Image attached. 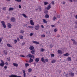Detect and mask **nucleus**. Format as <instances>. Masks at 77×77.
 Here are the masks:
<instances>
[{"label": "nucleus", "mask_w": 77, "mask_h": 77, "mask_svg": "<svg viewBox=\"0 0 77 77\" xmlns=\"http://www.w3.org/2000/svg\"><path fill=\"white\" fill-rule=\"evenodd\" d=\"M1 24H2V25H3V27L5 28H6V25L5 23V22L3 21H1Z\"/></svg>", "instance_id": "obj_1"}, {"label": "nucleus", "mask_w": 77, "mask_h": 77, "mask_svg": "<svg viewBox=\"0 0 77 77\" xmlns=\"http://www.w3.org/2000/svg\"><path fill=\"white\" fill-rule=\"evenodd\" d=\"M9 77H22L21 76H17L16 75H14L13 74L11 75H9Z\"/></svg>", "instance_id": "obj_2"}, {"label": "nucleus", "mask_w": 77, "mask_h": 77, "mask_svg": "<svg viewBox=\"0 0 77 77\" xmlns=\"http://www.w3.org/2000/svg\"><path fill=\"white\" fill-rule=\"evenodd\" d=\"M1 63H0V66L3 67L5 65V62L3 61V60H1Z\"/></svg>", "instance_id": "obj_3"}, {"label": "nucleus", "mask_w": 77, "mask_h": 77, "mask_svg": "<svg viewBox=\"0 0 77 77\" xmlns=\"http://www.w3.org/2000/svg\"><path fill=\"white\" fill-rule=\"evenodd\" d=\"M39 28V25H36L34 27V29H35V30H38Z\"/></svg>", "instance_id": "obj_4"}, {"label": "nucleus", "mask_w": 77, "mask_h": 77, "mask_svg": "<svg viewBox=\"0 0 77 77\" xmlns=\"http://www.w3.org/2000/svg\"><path fill=\"white\" fill-rule=\"evenodd\" d=\"M28 57H29V58H35V56H34V55L33 54L31 55V54H28Z\"/></svg>", "instance_id": "obj_5"}, {"label": "nucleus", "mask_w": 77, "mask_h": 77, "mask_svg": "<svg viewBox=\"0 0 77 77\" xmlns=\"http://www.w3.org/2000/svg\"><path fill=\"white\" fill-rule=\"evenodd\" d=\"M69 76L71 77H73L74 76V73L73 72H70L69 73Z\"/></svg>", "instance_id": "obj_6"}, {"label": "nucleus", "mask_w": 77, "mask_h": 77, "mask_svg": "<svg viewBox=\"0 0 77 77\" xmlns=\"http://www.w3.org/2000/svg\"><path fill=\"white\" fill-rule=\"evenodd\" d=\"M30 23L31 24V25L33 26L34 25V22L33 21V20H31L30 21Z\"/></svg>", "instance_id": "obj_7"}, {"label": "nucleus", "mask_w": 77, "mask_h": 77, "mask_svg": "<svg viewBox=\"0 0 77 77\" xmlns=\"http://www.w3.org/2000/svg\"><path fill=\"white\" fill-rule=\"evenodd\" d=\"M72 41H73V44L74 45H76L77 44V42L74 39H71Z\"/></svg>", "instance_id": "obj_8"}, {"label": "nucleus", "mask_w": 77, "mask_h": 77, "mask_svg": "<svg viewBox=\"0 0 77 77\" xmlns=\"http://www.w3.org/2000/svg\"><path fill=\"white\" fill-rule=\"evenodd\" d=\"M35 62H38L39 61V59L38 58H36L35 59Z\"/></svg>", "instance_id": "obj_9"}, {"label": "nucleus", "mask_w": 77, "mask_h": 77, "mask_svg": "<svg viewBox=\"0 0 77 77\" xmlns=\"http://www.w3.org/2000/svg\"><path fill=\"white\" fill-rule=\"evenodd\" d=\"M7 25H8V27L9 28H11V25L10 24V23H8L7 24Z\"/></svg>", "instance_id": "obj_10"}, {"label": "nucleus", "mask_w": 77, "mask_h": 77, "mask_svg": "<svg viewBox=\"0 0 77 77\" xmlns=\"http://www.w3.org/2000/svg\"><path fill=\"white\" fill-rule=\"evenodd\" d=\"M34 47L33 46H31L29 47V49L30 50H34Z\"/></svg>", "instance_id": "obj_11"}, {"label": "nucleus", "mask_w": 77, "mask_h": 77, "mask_svg": "<svg viewBox=\"0 0 77 77\" xmlns=\"http://www.w3.org/2000/svg\"><path fill=\"white\" fill-rule=\"evenodd\" d=\"M23 73L24 74H23V76L24 77H26V71H25V70H23Z\"/></svg>", "instance_id": "obj_12"}, {"label": "nucleus", "mask_w": 77, "mask_h": 77, "mask_svg": "<svg viewBox=\"0 0 77 77\" xmlns=\"http://www.w3.org/2000/svg\"><path fill=\"white\" fill-rule=\"evenodd\" d=\"M41 60V61H42L43 63H45V61L44 58V57L42 58Z\"/></svg>", "instance_id": "obj_13"}, {"label": "nucleus", "mask_w": 77, "mask_h": 77, "mask_svg": "<svg viewBox=\"0 0 77 77\" xmlns=\"http://www.w3.org/2000/svg\"><path fill=\"white\" fill-rule=\"evenodd\" d=\"M36 52V51L35 50H33L31 51V53H32V54H35V52Z\"/></svg>", "instance_id": "obj_14"}, {"label": "nucleus", "mask_w": 77, "mask_h": 77, "mask_svg": "<svg viewBox=\"0 0 77 77\" xmlns=\"http://www.w3.org/2000/svg\"><path fill=\"white\" fill-rule=\"evenodd\" d=\"M15 21V19L14 17H12L11 18V21H12L13 22H14Z\"/></svg>", "instance_id": "obj_15"}, {"label": "nucleus", "mask_w": 77, "mask_h": 77, "mask_svg": "<svg viewBox=\"0 0 77 77\" xmlns=\"http://www.w3.org/2000/svg\"><path fill=\"white\" fill-rule=\"evenodd\" d=\"M34 61V60L32 58H30L29 59V62L31 63V62H33Z\"/></svg>", "instance_id": "obj_16"}, {"label": "nucleus", "mask_w": 77, "mask_h": 77, "mask_svg": "<svg viewBox=\"0 0 77 77\" xmlns=\"http://www.w3.org/2000/svg\"><path fill=\"white\" fill-rule=\"evenodd\" d=\"M13 65L14 66H16V67H17V66H18V64H17L16 63H13Z\"/></svg>", "instance_id": "obj_17"}, {"label": "nucleus", "mask_w": 77, "mask_h": 77, "mask_svg": "<svg viewBox=\"0 0 77 77\" xmlns=\"http://www.w3.org/2000/svg\"><path fill=\"white\" fill-rule=\"evenodd\" d=\"M50 8H51V6L50 4H49L47 7V9H48V10H49L50 9Z\"/></svg>", "instance_id": "obj_18"}, {"label": "nucleus", "mask_w": 77, "mask_h": 77, "mask_svg": "<svg viewBox=\"0 0 77 77\" xmlns=\"http://www.w3.org/2000/svg\"><path fill=\"white\" fill-rule=\"evenodd\" d=\"M57 52H58V53L59 54H62V51H61L60 50H58V51H57Z\"/></svg>", "instance_id": "obj_19"}, {"label": "nucleus", "mask_w": 77, "mask_h": 77, "mask_svg": "<svg viewBox=\"0 0 77 77\" xmlns=\"http://www.w3.org/2000/svg\"><path fill=\"white\" fill-rule=\"evenodd\" d=\"M32 43H34V44H39V43L37 42H36V41H32Z\"/></svg>", "instance_id": "obj_20"}, {"label": "nucleus", "mask_w": 77, "mask_h": 77, "mask_svg": "<svg viewBox=\"0 0 77 77\" xmlns=\"http://www.w3.org/2000/svg\"><path fill=\"white\" fill-rule=\"evenodd\" d=\"M45 17L46 18L48 19L49 17L48 14H47L45 15Z\"/></svg>", "instance_id": "obj_21"}, {"label": "nucleus", "mask_w": 77, "mask_h": 77, "mask_svg": "<svg viewBox=\"0 0 77 77\" xmlns=\"http://www.w3.org/2000/svg\"><path fill=\"white\" fill-rule=\"evenodd\" d=\"M7 45L8 46V47H11L12 48V46L10 44H7Z\"/></svg>", "instance_id": "obj_22"}, {"label": "nucleus", "mask_w": 77, "mask_h": 77, "mask_svg": "<svg viewBox=\"0 0 77 77\" xmlns=\"http://www.w3.org/2000/svg\"><path fill=\"white\" fill-rule=\"evenodd\" d=\"M22 15L23 16V17L25 18H26L27 17L26 16V14H22Z\"/></svg>", "instance_id": "obj_23"}, {"label": "nucleus", "mask_w": 77, "mask_h": 77, "mask_svg": "<svg viewBox=\"0 0 77 77\" xmlns=\"http://www.w3.org/2000/svg\"><path fill=\"white\" fill-rule=\"evenodd\" d=\"M42 20L44 23H47V22L46 20L45 19H43Z\"/></svg>", "instance_id": "obj_24"}, {"label": "nucleus", "mask_w": 77, "mask_h": 77, "mask_svg": "<svg viewBox=\"0 0 77 77\" xmlns=\"http://www.w3.org/2000/svg\"><path fill=\"white\" fill-rule=\"evenodd\" d=\"M28 72H30L32 71V69L31 68H29V69H28Z\"/></svg>", "instance_id": "obj_25"}, {"label": "nucleus", "mask_w": 77, "mask_h": 77, "mask_svg": "<svg viewBox=\"0 0 77 77\" xmlns=\"http://www.w3.org/2000/svg\"><path fill=\"white\" fill-rule=\"evenodd\" d=\"M19 37L20 39H23V35H20Z\"/></svg>", "instance_id": "obj_26"}, {"label": "nucleus", "mask_w": 77, "mask_h": 77, "mask_svg": "<svg viewBox=\"0 0 77 77\" xmlns=\"http://www.w3.org/2000/svg\"><path fill=\"white\" fill-rule=\"evenodd\" d=\"M67 60L69 61H71V58L70 57H68L67 58Z\"/></svg>", "instance_id": "obj_27"}, {"label": "nucleus", "mask_w": 77, "mask_h": 77, "mask_svg": "<svg viewBox=\"0 0 77 77\" xmlns=\"http://www.w3.org/2000/svg\"><path fill=\"white\" fill-rule=\"evenodd\" d=\"M14 9L13 8H9V11H13Z\"/></svg>", "instance_id": "obj_28"}, {"label": "nucleus", "mask_w": 77, "mask_h": 77, "mask_svg": "<svg viewBox=\"0 0 77 77\" xmlns=\"http://www.w3.org/2000/svg\"><path fill=\"white\" fill-rule=\"evenodd\" d=\"M63 56H69V54H68V53H66V54H63Z\"/></svg>", "instance_id": "obj_29"}, {"label": "nucleus", "mask_w": 77, "mask_h": 77, "mask_svg": "<svg viewBox=\"0 0 77 77\" xmlns=\"http://www.w3.org/2000/svg\"><path fill=\"white\" fill-rule=\"evenodd\" d=\"M56 61L55 60H52V61H51V63H54L55 62H56Z\"/></svg>", "instance_id": "obj_30"}, {"label": "nucleus", "mask_w": 77, "mask_h": 77, "mask_svg": "<svg viewBox=\"0 0 77 77\" xmlns=\"http://www.w3.org/2000/svg\"><path fill=\"white\" fill-rule=\"evenodd\" d=\"M49 3L48 2H45L44 5H47Z\"/></svg>", "instance_id": "obj_31"}, {"label": "nucleus", "mask_w": 77, "mask_h": 77, "mask_svg": "<svg viewBox=\"0 0 77 77\" xmlns=\"http://www.w3.org/2000/svg\"><path fill=\"white\" fill-rule=\"evenodd\" d=\"M15 1L18 2H21V0H15Z\"/></svg>", "instance_id": "obj_32"}, {"label": "nucleus", "mask_w": 77, "mask_h": 77, "mask_svg": "<svg viewBox=\"0 0 77 77\" xmlns=\"http://www.w3.org/2000/svg\"><path fill=\"white\" fill-rule=\"evenodd\" d=\"M29 64H28V63H26V64H25V66L26 67H27L29 66Z\"/></svg>", "instance_id": "obj_33"}, {"label": "nucleus", "mask_w": 77, "mask_h": 77, "mask_svg": "<svg viewBox=\"0 0 77 77\" xmlns=\"http://www.w3.org/2000/svg\"><path fill=\"white\" fill-rule=\"evenodd\" d=\"M28 28H31V29H32L33 28H34V27H33L32 26H28Z\"/></svg>", "instance_id": "obj_34"}, {"label": "nucleus", "mask_w": 77, "mask_h": 77, "mask_svg": "<svg viewBox=\"0 0 77 77\" xmlns=\"http://www.w3.org/2000/svg\"><path fill=\"white\" fill-rule=\"evenodd\" d=\"M45 50V49L43 48H41V51L42 52H44Z\"/></svg>", "instance_id": "obj_35"}, {"label": "nucleus", "mask_w": 77, "mask_h": 77, "mask_svg": "<svg viewBox=\"0 0 77 77\" xmlns=\"http://www.w3.org/2000/svg\"><path fill=\"white\" fill-rule=\"evenodd\" d=\"M38 10H39V11H42L41 6H39L38 7Z\"/></svg>", "instance_id": "obj_36"}, {"label": "nucleus", "mask_w": 77, "mask_h": 77, "mask_svg": "<svg viewBox=\"0 0 77 77\" xmlns=\"http://www.w3.org/2000/svg\"><path fill=\"white\" fill-rule=\"evenodd\" d=\"M4 53L5 55H7V53H8L7 51H4Z\"/></svg>", "instance_id": "obj_37"}, {"label": "nucleus", "mask_w": 77, "mask_h": 77, "mask_svg": "<svg viewBox=\"0 0 77 77\" xmlns=\"http://www.w3.org/2000/svg\"><path fill=\"white\" fill-rule=\"evenodd\" d=\"M20 32L21 33V34H23L24 33V31L22 30H21L20 31Z\"/></svg>", "instance_id": "obj_38"}, {"label": "nucleus", "mask_w": 77, "mask_h": 77, "mask_svg": "<svg viewBox=\"0 0 77 77\" xmlns=\"http://www.w3.org/2000/svg\"><path fill=\"white\" fill-rule=\"evenodd\" d=\"M56 17H54L53 18V20L54 21H55L56 20Z\"/></svg>", "instance_id": "obj_39"}, {"label": "nucleus", "mask_w": 77, "mask_h": 77, "mask_svg": "<svg viewBox=\"0 0 77 77\" xmlns=\"http://www.w3.org/2000/svg\"><path fill=\"white\" fill-rule=\"evenodd\" d=\"M34 35V33H30V36H32V35Z\"/></svg>", "instance_id": "obj_40"}, {"label": "nucleus", "mask_w": 77, "mask_h": 77, "mask_svg": "<svg viewBox=\"0 0 77 77\" xmlns=\"http://www.w3.org/2000/svg\"><path fill=\"white\" fill-rule=\"evenodd\" d=\"M45 35H44V34H43L42 35H41V37H43V38H44L45 37Z\"/></svg>", "instance_id": "obj_41"}, {"label": "nucleus", "mask_w": 77, "mask_h": 77, "mask_svg": "<svg viewBox=\"0 0 77 77\" xmlns=\"http://www.w3.org/2000/svg\"><path fill=\"white\" fill-rule=\"evenodd\" d=\"M48 11L47 10H46L44 11L45 14H48Z\"/></svg>", "instance_id": "obj_42"}, {"label": "nucleus", "mask_w": 77, "mask_h": 77, "mask_svg": "<svg viewBox=\"0 0 77 77\" xmlns=\"http://www.w3.org/2000/svg\"><path fill=\"white\" fill-rule=\"evenodd\" d=\"M57 30H58V29H54V32H57Z\"/></svg>", "instance_id": "obj_43"}, {"label": "nucleus", "mask_w": 77, "mask_h": 77, "mask_svg": "<svg viewBox=\"0 0 77 77\" xmlns=\"http://www.w3.org/2000/svg\"><path fill=\"white\" fill-rule=\"evenodd\" d=\"M51 3H52L53 5H54V1H53L51 2Z\"/></svg>", "instance_id": "obj_44"}, {"label": "nucleus", "mask_w": 77, "mask_h": 77, "mask_svg": "<svg viewBox=\"0 0 77 77\" xmlns=\"http://www.w3.org/2000/svg\"><path fill=\"white\" fill-rule=\"evenodd\" d=\"M7 59H8V61H10V57L7 58Z\"/></svg>", "instance_id": "obj_45"}, {"label": "nucleus", "mask_w": 77, "mask_h": 77, "mask_svg": "<svg viewBox=\"0 0 77 77\" xmlns=\"http://www.w3.org/2000/svg\"><path fill=\"white\" fill-rule=\"evenodd\" d=\"M3 10L5 11L6 9V8L5 7H3Z\"/></svg>", "instance_id": "obj_46"}, {"label": "nucleus", "mask_w": 77, "mask_h": 77, "mask_svg": "<svg viewBox=\"0 0 77 77\" xmlns=\"http://www.w3.org/2000/svg\"><path fill=\"white\" fill-rule=\"evenodd\" d=\"M51 57H54V54H51Z\"/></svg>", "instance_id": "obj_47"}, {"label": "nucleus", "mask_w": 77, "mask_h": 77, "mask_svg": "<svg viewBox=\"0 0 77 77\" xmlns=\"http://www.w3.org/2000/svg\"><path fill=\"white\" fill-rule=\"evenodd\" d=\"M45 61H46V62H48V60L47 59H45Z\"/></svg>", "instance_id": "obj_48"}, {"label": "nucleus", "mask_w": 77, "mask_h": 77, "mask_svg": "<svg viewBox=\"0 0 77 77\" xmlns=\"http://www.w3.org/2000/svg\"><path fill=\"white\" fill-rule=\"evenodd\" d=\"M20 56L23 57H25L24 55H20Z\"/></svg>", "instance_id": "obj_49"}, {"label": "nucleus", "mask_w": 77, "mask_h": 77, "mask_svg": "<svg viewBox=\"0 0 77 77\" xmlns=\"http://www.w3.org/2000/svg\"><path fill=\"white\" fill-rule=\"evenodd\" d=\"M14 42L15 43H16L17 42V40L16 39H15L14 40Z\"/></svg>", "instance_id": "obj_50"}, {"label": "nucleus", "mask_w": 77, "mask_h": 77, "mask_svg": "<svg viewBox=\"0 0 77 77\" xmlns=\"http://www.w3.org/2000/svg\"><path fill=\"white\" fill-rule=\"evenodd\" d=\"M4 68L5 69H7V67L6 66H5L4 67Z\"/></svg>", "instance_id": "obj_51"}, {"label": "nucleus", "mask_w": 77, "mask_h": 77, "mask_svg": "<svg viewBox=\"0 0 77 77\" xmlns=\"http://www.w3.org/2000/svg\"><path fill=\"white\" fill-rule=\"evenodd\" d=\"M5 64L6 65H8V64H9V63H7V62H6L5 63Z\"/></svg>", "instance_id": "obj_52"}, {"label": "nucleus", "mask_w": 77, "mask_h": 77, "mask_svg": "<svg viewBox=\"0 0 77 77\" xmlns=\"http://www.w3.org/2000/svg\"><path fill=\"white\" fill-rule=\"evenodd\" d=\"M25 44V42H23V43H22V45L23 46V45H24Z\"/></svg>", "instance_id": "obj_53"}, {"label": "nucleus", "mask_w": 77, "mask_h": 77, "mask_svg": "<svg viewBox=\"0 0 77 77\" xmlns=\"http://www.w3.org/2000/svg\"><path fill=\"white\" fill-rule=\"evenodd\" d=\"M53 47V45H50V47H51V48H52Z\"/></svg>", "instance_id": "obj_54"}, {"label": "nucleus", "mask_w": 77, "mask_h": 77, "mask_svg": "<svg viewBox=\"0 0 77 77\" xmlns=\"http://www.w3.org/2000/svg\"><path fill=\"white\" fill-rule=\"evenodd\" d=\"M57 17L58 18H60V15H57Z\"/></svg>", "instance_id": "obj_55"}, {"label": "nucleus", "mask_w": 77, "mask_h": 77, "mask_svg": "<svg viewBox=\"0 0 77 77\" xmlns=\"http://www.w3.org/2000/svg\"><path fill=\"white\" fill-rule=\"evenodd\" d=\"M51 26H52V27H54L55 26L54 25H51Z\"/></svg>", "instance_id": "obj_56"}, {"label": "nucleus", "mask_w": 77, "mask_h": 77, "mask_svg": "<svg viewBox=\"0 0 77 77\" xmlns=\"http://www.w3.org/2000/svg\"><path fill=\"white\" fill-rule=\"evenodd\" d=\"M2 38H0V43L2 42Z\"/></svg>", "instance_id": "obj_57"}, {"label": "nucleus", "mask_w": 77, "mask_h": 77, "mask_svg": "<svg viewBox=\"0 0 77 77\" xmlns=\"http://www.w3.org/2000/svg\"><path fill=\"white\" fill-rule=\"evenodd\" d=\"M17 40L18 41H20V39L19 38H17Z\"/></svg>", "instance_id": "obj_58"}, {"label": "nucleus", "mask_w": 77, "mask_h": 77, "mask_svg": "<svg viewBox=\"0 0 77 77\" xmlns=\"http://www.w3.org/2000/svg\"><path fill=\"white\" fill-rule=\"evenodd\" d=\"M41 26L42 28H44V26H43V25H41Z\"/></svg>", "instance_id": "obj_59"}, {"label": "nucleus", "mask_w": 77, "mask_h": 77, "mask_svg": "<svg viewBox=\"0 0 77 77\" xmlns=\"http://www.w3.org/2000/svg\"><path fill=\"white\" fill-rule=\"evenodd\" d=\"M75 24H76V25H77V22H75Z\"/></svg>", "instance_id": "obj_60"}, {"label": "nucleus", "mask_w": 77, "mask_h": 77, "mask_svg": "<svg viewBox=\"0 0 77 77\" xmlns=\"http://www.w3.org/2000/svg\"><path fill=\"white\" fill-rule=\"evenodd\" d=\"M19 8H21V6L20 5H19Z\"/></svg>", "instance_id": "obj_61"}, {"label": "nucleus", "mask_w": 77, "mask_h": 77, "mask_svg": "<svg viewBox=\"0 0 77 77\" xmlns=\"http://www.w3.org/2000/svg\"><path fill=\"white\" fill-rule=\"evenodd\" d=\"M70 2H72V0H69Z\"/></svg>", "instance_id": "obj_62"}, {"label": "nucleus", "mask_w": 77, "mask_h": 77, "mask_svg": "<svg viewBox=\"0 0 77 77\" xmlns=\"http://www.w3.org/2000/svg\"><path fill=\"white\" fill-rule=\"evenodd\" d=\"M60 37V35H58L57 36V37Z\"/></svg>", "instance_id": "obj_63"}, {"label": "nucleus", "mask_w": 77, "mask_h": 77, "mask_svg": "<svg viewBox=\"0 0 77 77\" xmlns=\"http://www.w3.org/2000/svg\"><path fill=\"white\" fill-rule=\"evenodd\" d=\"M75 18H76V19H77V15H76V16H75Z\"/></svg>", "instance_id": "obj_64"}]
</instances>
